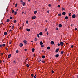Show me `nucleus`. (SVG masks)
Wrapping results in <instances>:
<instances>
[{
    "mask_svg": "<svg viewBox=\"0 0 78 78\" xmlns=\"http://www.w3.org/2000/svg\"><path fill=\"white\" fill-rule=\"evenodd\" d=\"M36 16H34L33 17H32V19H35V18H36Z\"/></svg>",
    "mask_w": 78,
    "mask_h": 78,
    "instance_id": "obj_12",
    "label": "nucleus"
},
{
    "mask_svg": "<svg viewBox=\"0 0 78 78\" xmlns=\"http://www.w3.org/2000/svg\"><path fill=\"white\" fill-rule=\"evenodd\" d=\"M30 29H28V28L26 29L27 31H28V32L30 31Z\"/></svg>",
    "mask_w": 78,
    "mask_h": 78,
    "instance_id": "obj_8",
    "label": "nucleus"
},
{
    "mask_svg": "<svg viewBox=\"0 0 78 78\" xmlns=\"http://www.w3.org/2000/svg\"><path fill=\"white\" fill-rule=\"evenodd\" d=\"M34 78H36V76H34Z\"/></svg>",
    "mask_w": 78,
    "mask_h": 78,
    "instance_id": "obj_57",
    "label": "nucleus"
},
{
    "mask_svg": "<svg viewBox=\"0 0 78 78\" xmlns=\"http://www.w3.org/2000/svg\"><path fill=\"white\" fill-rule=\"evenodd\" d=\"M72 18H75L76 17V15L75 14H73L72 16Z\"/></svg>",
    "mask_w": 78,
    "mask_h": 78,
    "instance_id": "obj_1",
    "label": "nucleus"
},
{
    "mask_svg": "<svg viewBox=\"0 0 78 78\" xmlns=\"http://www.w3.org/2000/svg\"><path fill=\"white\" fill-rule=\"evenodd\" d=\"M24 50H25V51H27V49H24Z\"/></svg>",
    "mask_w": 78,
    "mask_h": 78,
    "instance_id": "obj_55",
    "label": "nucleus"
},
{
    "mask_svg": "<svg viewBox=\"0 0 78 78\" xmlns=\"http://www.w3.org/2000/svg\"><path fill=\"white\" fill-rule=\"evenodd\" d=\"M48 6H49V7H51V4H49Z\"/></svg>",
    "mask_w": 78,
    "mask_h": 78,
    "instance_id": "obj_37",
    "label": "nucleus"
},
{
    "mask_svg": "<svg viewBox=\"0 0 78 78\" xmlns=\"http://www.w3.org/2000/svg\"><path fill=\"white\" fill-rule=\"evenodd\" d=\"M35 41H37V38H35L34 39Z\"/></svg>",
    "mask_w": 78,
    "mask_h": 78,
    "instance_id": "obj_21",
    "label": "nucleus"
},
{
    "mask_svg": "<svg viewBox=\"0 0 78 78\" xmlns=\"http://www.w3.org/2000/svg\"><path fill=\"white\" fill-rule=\"evenodd\" d=\"M14 12V11L13 10H12V13H13V12Z\"/></svg>",
    "mask_w": 78,
    "mask_h": 78,
    "instance_id": "obj_47",
    "label": "nucleus"
},
{
    "mask_svg": "<svg viewBox=\"0 0 78 78\" xmlns=\"http://www.w3.org/2000/svg\"><path fill=\"white\" fill-rule=\"evenodd\" d=\"M58 16H61V13H59V14H58Z\"/></svg>",
    "mask_w": 78,
    "mask_h": 78,
    "instance_id": "obj_32",
    "label": "nucleus"
},
{
    "mask_svg": "<svg viewBox=\"0 0 78 78\" xmlns=\"http://www.w3.org/2000/svg\"><path fill=\"white\" fill-rule=\"evenodd\" d=\"M47 49H48V50H50V47L49 46L47 47Z\"/></svg>",
    "mask_w": 78,
    "mask_h": 78,
    "instance_id": "obj_18",
    "label": "nucleus"
},
{
    "mask_svg": "<svg viewBox=\"0 0 78 78\" xmlns=\"http://www.w3.org/2000/svg\"><path fill=\"white\" fill-rule=\"evenodd\" d=\"M64 10H65V9H64V8H62V11H64Z\"/></svg>",
    "mask_w": 78,
    "mask_h": 78,
    "instance_id": "obj_41",
    "label": "nucleus"
},
{
    "mask_svg": "<svg viewBox=\"0 0 78 78\" xmlns=\"http://www.w3.org/2000/svg\"><path fill=\"white\" fill-rule=\"evenodd\" d=\"M10 20H9V19H7V21H5V22H9Z\"/></svg>",
    "mask_w": 78,
    "mask_h": 78,
    "instance_id": "obj_17",
    "label": "nucleus"
},
{
    "mask_svg": "<svg viewBox=\"0 0 78 78\" xmlns=\"http://www.w3.org/2000/svg\"><path fill=\"white\" fill-rule=\"evenodd\" d=\"M34 50H35L34 48H32V52H34Z\"/></svg>",
    "mask_w": 78,
    "mask_h": 78,
    "instance_id": "obj_10",
    "label": "nucleus"
},
{
    "mask_svg": "<svg viewBox=\"0 0 78 78\" xmlns=\"http://www.w3.org/2000/svg\"><path fill=\"white\" fill-rule=\"evenodd\" d=\"M23 42L24 43H25V44H27V42L26 41V40H24V41H23Z\"/></svg>",
    "mask_w": 78,
    "mask_h": 78,
    "instance_id": "obj_14",
    "label": "nucleus"
},
{
    "mask_svg": "<svg viewBox=\"0 0 78 78\" xmlns=\"http://www.w3.org/2000/svg\"><path fill=\"white\" fill-rule=\"evenodd\" d=\"M41 47L43 48V47H44V45H41Z\"/></svg>",
    "mask_w": 78,
    "mask_h": 78,
    "instance_id": "obj_25",
    "label": "nucleus"
},
{
    "mask_svg": "<svg viewBox=\"0 0 78 78\" xmlns=\"http://www.w3.org/2000/svg\"><path fill=\"white\" fill-rule=\"evenodd\" d=\"M56 58H58L59 57V54H57L55 56Z\"/></svg>",
    "mask_w": 78,
    "mask_h": 78,
    "instance_id": "obj_13",
    "label": "nucleus"
},
{
    "mask_svg": "<svg viewBox=\"0 0 78 78\" xmlns=\"http://www.w3.org/2000/svg\"><path fill=\"white\" fill-rule=\"evenodd\" d=\"M12 30H9V32H11V31Z\"/></svg>",
    "mask_w": 78,
    "mask_h": 78,
    "instance_id": "obj_61",
    "label": "nucleus"
},
{
    "mask_svg": "<svg viewBox=\"0 0 78 78\" xmlns=\"http://www.w3.org/2000/svg\"><path fill=\"white\" fill-rule=\"evenodd\" d=\"M5 45H6L5 44H2L3 47H5Z\"/></svg>",
    "mask_w": 78,
    "mask_h": 78,
    "instance_id": "obj_28",
    "label": "nucleus"
},
{
    "mask_svg": "<svg viewBox=\"0 0 78 78\" xmlns=\"http://www.w3.org/2000/svg\"><path fill=\"white\" fill-rule=\"evenodd\" d=\"M60 44L59 43H58L57 44L58 46V47H59V46H60Z\"/></svg>",
    "mask_w": 78,
    "mask_h": 78,
    "instance_id": "obj_31",
    "label": "nucleus"
},
{
    "mask_svg": "<svg viewBox=\"0 0 78 78\" xmlns=\"http://www.w3.org/2000/svg\"><path fill=\"white\" fill-rule=\"evenodd\" d=\"M2 47V44H1L0 45V47Z\"/></svg>",
    "mask_w": 78,
    "mask_h": 78,
    "instance_id": "obj_54",
    "label": "nucleus"
},
{
    "mask_svg": "<svg viewBox=\"0 0 78 78\" xmlns=\"http://www.w3.org/2000/svg\"><path fill=\"white\" fill-rule=\"evenodd\" d=\"M75 30H77V28H75Z\"/></svg>",
    "mask_w": 78,
    "mask_h": 78,
    "instance_id": "obj_53",
    "label": "nucleus"
},
{
    "mask_svg": "<svg viewBox=\"0 0 78 78\" xmlns=\"http://www.w3.org/2000/svg\"><path fill=\"white\" fill-rule=\"evenodd\" d=\"M45 31L46 32L47 31V28L45 29Z\"/></svg>",
    "mask_w": 78,
    "mask_h": 78,
    "instance_id": "obj_40",
    "label": "nucleus"
},
{
    "mask_svg": "<svg viewBox=\"0 0 78 78\" xmlns=\"http://www.w3.org/2000/svg\"><path fill=\"white\" fill-rule=\"evenodd\" d=\"M42 63H45V61H42Z\"/></svg>",
    "mask_w": 78,
    "mask_h": 78,
    "instance_id": "obj_43",
    "label": "nucleus"
},
{
    "mask_svg": "<svg viewBox=\"0 0 78 78\" xmlns=\"http://www.w3.org/2000/svg\"><path fill=\"white\" fill-rule=\"evenodd\" d=\"M60 44L61 46H63V45H64V43L63 42H61L60 43Z\"/></svg>",
    "mask_w": 78,
    "mask_h": 78,
    "instance_id": "obj_2",
    "label": "nucleus"
},
{
    "mask_svg": "<svg viewBox=\"0 0 78 78\" xmlns=\"http://www.w3.org/2000/svg\"><path fill=\"white\" fill-rule=\"evenodd\" d=\"M16 53H19V51L18 50H16Z\"/></svg>",
    "mask_w": 78,
    "mask_h": 78,
    "instance_id": "obj_45",
    "label": "nucleus"
},
{
    "mask_svg": "<svg viewBox=\"0 0 78 78\" xmlns=\"http://www.w3.org/2000/svg\"><path fill=\"white\" fill-rule=\"evenodd\" d=\"M26 23H28V20L26 21Z\"/></svg>",
    "mask_w": 78,
    "mask_h": 78,
    "instance_id": "obj_36",
    "label": "nucleus"
},
{
    "mask_svg": "<svg viewBox=\"0 0 78 78\" xmlns=\"http://www.w3.org/2000/svg\"><path fill=\"white\" fill-rule=\"evenodd\" d=\"M11 41H10L9 42V44H11Z\"/></svg>",
    "mask_w": 78,
    "mask_h": 78,
    "instance_id": "obj_35",
    "label": "nucleus"
},
{
    "mask_svg": "<svg viewBox=\"0 0 78 78\" xmlns=\"http://www.w3.org/2000/svg\"><path fill=\"white\" fill-rule=\"evenodd\" d=\"M28 2H30V0H28Z\"/></svg>",
    "mask_w": 78,
    "mask_h": 78,
    "instance_id": "obj_64",
    "label": "nucleus"
},
{
    "mask_svg": "<svg viewBox=\"0 0 78 78\" xmlns=\"http://www.w3.org/2000/svg\"><path fill=\"white\" fill-rule=\"evenodd\" d=\"M51 73H54V71L52 70V71H51Z\"/></svg>",
    "mask_w": 78,
    "mask_h": 78,
    "instance_id": "obj_46",
    "label": "nucleus"
},
{
    "mask_svg": "<svg viewBox=\"0 0 78 78\" xmlns=\"http://www.w3.org/2000/svg\"><path fill=\"white\" fill-rule=\"evenodd\" d=\"M13 63L14 64H16V61H13Z\"/></svg>",
    "mask_w": 78,
    "mask_h": 78,
    "instance_id": "obj_49",
    "label": "nucleus"
},
{
    "mask_svg": "<svg viewBox=\"0 0 78 78\" xmlns=\"http://www.w3.org/2000/svg\"><path fill=\"white\" fill-rule=\"evenodd\" d=\"M7 32H4V35H7Z\"/></svg>",
    "mask_w": 78,
    "mask_h": 78,
    "instance_id": "obj_15",
    "label": "nucleus"
},
{
    "mask_svg": "<svg viewBox=\"0 0 78 78\" xmlns=\"http://www.w3.org/2000/svg\"><path fill=\"white\" fill-rule=\"evenodd\" d=\"M15 7H17V3H16L15 4Z\"/></svg>",
    "mask_w": 78,
    "mask_h": 78,
    "instance_id": "obj_27",
    "label": "nucleus"
},
{
    "mask_svg": "<svg viewBox=\"0 0 78 78\" xmlns=\"http://www.w3.org/2000/svg\"><path fill=\"white\" fill-rule=\"evenodd\" d=\"M45 56H44V55H43L42 56V58H43V59H44V58H45Z\"/></svg>",
    "mask_w": 78,
    "mask_h": 78,
    "instance_id": "obj_22",
    "label": "nucleus"
},
{
    "mask_svg": "<svg viewBox=\"0 0 78 78\" xmlns=\"http://www.w3.org/2000/svg\"><path fill=\"white\" fill-rule=\"evenodd\" d=\"M1 54L2 56H3V53H1Z\"/></svg>",
    "mask_w": 78,
    "mask_h": 78,
    "instance_id": "obj_52",
    "label": "nucleus"
},
{
    "mask_svg": "<svg viewBox=\"0 0 78 78\" xmlns=\"http://www.w3.org/2000/svg\"><path fill=\"white\" fill-rule=\"evenodd\" d=\"M20 2H21V3H23V0H22L20 1Z\"/></svg>",
    "mask_w": 78,
    "mask_h": 78,
    "instance_id": "obj_44",
    "label": "nucleus"
},
{
    "mask_svg": "<svg viewBox=\"0 0 78 78\" xmlns=\"http://www.w3.org/2000/svg\"><path fill=\"white\" fill-rule=\"evenodd\" d=\"M37 13V11L36 10L34 12V14H36Z\"/></svg>",
    "mask_w": 78,
    "mask_h": 78,
    "instance_id": "obj_26",
    "label": "nucleus"
},
{
    "mask_svg": "<svg viewBox=\"0 0 78 78\" xmlns=\"http://www.w3.org/2000/svg\"><path fill=\"white\" fill-rule=\"evenodd\" d=\"M15 15H16L17 14V12H15Z\"/></svg>",
    "mask_w": 78,
    "mask_h": 78,
    "instance_id": "obj_42",
    "label": "nucleus"
},
{
    "mask_svg": "<svg viewBox=\"0 0 78 78\" xmlns=\"http://www.w3.org/2000/svg\"><path fill=\"white\" fill-rule=\"evenodd\" d=\"M31 76H32L33 77V76H34V75L33 74H31Z\"/></svg>",
    "mask_w": 78,
    "mask_h": 78,
    "instance_id": "obj_30",
    "label": "nucleus"
},
{
    "mask_svg": "<svg viewBox=\"0 0 78 78\" xmlns=\"http://www.w3.org/2000/svg\"><path fill=\"white\" fill-rule=\"evenodd\" d=\"M14 28V26H13L12 27V29H13Z\"/></svg>",
    "mask_w": 78,
    "mask_h": 78,
    "instance_id": "obj_48",
    "label": "nucleus"
},
{
    "mask_svg": "<svg viewBox=\"0 0 78 78\" xmlns=\"http://www.w3.org/2000/svg\"><path fill=\"white\" fill-rule=\"evenodd\" d=\"M12 17L10 16V19H12Z\"/></svg>",
    "mask_w": 78,
    "mask_h": 78,
    "instance_id": "obj_50",
    "label": "nucleus"
},
{
    "mask_svg": "<svg viewBox=\"0 0 78 78\" xmlns=\"http://www.w3.org/2000/svg\"><path fill=\"white\" fill-rule=\"evenodd\" d=\"M41 59H40L39 60H38V61L39 62L41 61Z\"/></svg>",
    "mask_w": 78,
    "mask_h": 78,
    "instance_id": "obj_29",
    "label": "nucleus"
},
{
    "mask_svg": "<svg viewBox=\"0 0 78 78\" xmlns=\"http://www.w3.org/2000/svg\"><path fill=\"white\" fill-rule=\"evenodd\" d=\"M47 35H48V32L47 33Z\"/></svg>",
    "mask_w": 78,
    "mask_h": 78,
    "instance_id": "obj_56",
    "label": "nucleus"
},
{
    "mask_svg": "<svg viewBox=\"0 0 78 78\" xmlns=\"http://www.w3.org/2000/svg\"><path fill=\"white\" fill-rule=\"evenodd\" d=\"M8 50V49H7V48H6V50Z\"/></svg>",
    "mask_w": 78,
    "mask_h": 78,
    "instance_id": "obj_59",
    "label": "nucleus"
},
{
    "mask_svg": "<svg viewBox=\"0 0 78 78\" xmlns=\"http://www.w3.org/2000/svg\"><path fill=\"white\" fill-rule=\"evenodd\" d=\"M48 22V21L47 20H45V22Z\"/></svg>",
    "mask_w": 78,
    "mask_h": 78,
    "instance_id": "obj_60",
    "label": "nucleus"
},
{
    "mask_svg": "<svg viewBox=\"0 0 78 78\" xmlns=\"http://www.w3.org/2000/svg\"><path fill=\"white\" fill-rule=\"evenodd\" d=\"M60 6H60V5H58L57 7H58V8H60Z\"/></svg>",
    "mask_w": 78,
    "mask_h": 78,
    "instance_id": "obj_38",
    "label": "nucleus"
},
{
    "mask_svg": "<svg viewBox=\"0 0 78 78\" xmlns=\"http://www.w3.org/2000/svg\"><path fill=\"white\" fill-rule=\"evenodd\" d=\"M39 35L40 36H42V32H40L39 33Z\"/></svg>",
    "mask_w": 78,
    "mask_h": 78,
    "instance_id": "obj_16",
    "label": "nucleus"
},
{
    "mask_svg": "<svg viewBox=\"0 0 78 78\" xmlns=\"http://www.w3.org/2000/svg\"><path fill=\"white\" fill-rule=\"evenodd\" d=\"M62 25L61 24L58 25V27L59 28H61V27H62Z\"/></svg>",
    "mask_w": 78,
    "mask_h": 78,
    "instance_id": "obj_4",
    "label": "nucleus"
},
{
    "mask_svg": "<svg viewBox=\"0 0 78 78\" xmlns=\"http://www.w3.org/2000/svg\"><path fill=\"white\" fill-rule=\"evenodd\" d=\"M11 56V54H10L8 55V58H10Z\"/></svg>",
    "mask_w": 78,
    "mask_h": 78,
    "instance_id": "obj_6",
    "label": "nucleus"
},
{
    "mask_svg": "<svg viewBox=\"0 0 78 78\" xmlns=\"http://www.w3.org/2000/svg\"><path fill=\"white\" fill-rule=\"evenodd\" d=\"M73 46H74L73 45H71V48H73Z\"/></svg>",
    "mask_w": 78,
    "mask_h": 78,
    "instance_id": "obj_33",
    "label": "nucleus"
},
{
    "mask_svg": "<svg viewBox=\"0 0 78 78\" xmlns=\"http://www.w3.org/2000/svg\"><path fill=\"white\" fill-rule=\"evenodd\" d=\"M27 67H30V65H28V64H27Z\"/></svg>",
    "mask_w": 78,
    "mask_h": 78,
    "instance_id": "obj_23",
    "label": "nucleus"
},
{
    "mask_svg": "<svg viewBox=\"0 0 78 78\" xmlns=\"http://www.w3.org/2000/svg\"><path fill=\"white\" fill-rule=\"evenodd\" d=\"M66 12H64L62 13V15H66Z\"/></svg>",
    "mask_w": 78,
    "mask_h": 78,
    "instance_id": "obj_9",
    "label": "nucleus"
},
{
    "mask_svg": "<svg viewBox=\"0 0 78 78\" xmlns=\"http://www.w3.org/2000/svg\"><path fill=\"white\" fill-rule=\"evenodd\" d=\"M59 49L58 48H57L56 50H55V52L56 53H58V51H59Z\"/></svg>",
    "mask_w": 78,
    "mask_h": 78,
    "instance_id": "obj_3",
    "label": "nucleus"
},
{
    "mask_svg": "<svg viewBox=\"0 0 78 78\" xmlns=\"http://www.w3.org/2000/svg\"><path fill=\"white\" fill-rule=\"evenodd\" d=\"M60 53H61V54H62H62H63V53H64V52H63V51H61V52Z\"/></svg>",
    "mask_w": 78,
    "mask_h": 78,
    "instance_id": "obj_24",
    "label": "nucleus"
},
{
    "mask_svg": "<svg viewBox=\"0 0 78 78\" xmlns=\"http://www.w3.org/2000/svg\"><path fill=\"white\" fill-rule=\"evenodd\" d=\"M51 45H53V44H54V41H51Z\"/></svg>",
    "mask_w": 78,
    "mask_h": 78,
    "instance_id": "obj_7",
    "label": "nucleus"
},
{
    "mask_svg": "<svg viewBox=\"0 0 78 78\" xmlns=\"http://www.w3.org/2000/svg\"><path fill=\"white\" fill-rule=\"evenodd\" d=\"M71 16V13H69V16Z\"/></svg>",
    "mask_w": 78,
    "mask_h": 78,
    "instance_id": "obj_51",
    "label": "nucleus"
},
{
    "mask_svg": "<svg viewBox=\"0 0 78 78\" xmlns=\"http://www.w3.org/2000/svg\"><path fill=\"white\" fill-rule=\"evenodd\" d=\"M23 44L22 43H20V47H22V46H23Z\"/></svg>",
    "mask_w": 78,
    "mask_h": 78,
    "instance_id": "obj_5",
    "label": "nucleus"
},
{
    "mask_svg": "<svg viewBox=\"0 0 78 78\" xmlns=\"http://www.w3.org/2000/svg\"><path fill=\"white\" fill-rule=\"evenodd\" d=\"M47 12L48 13H49V11H48Z\"/></svg>",
    "mask_w": 78,
    "mask_h": 78,
    "instance_id": "obj_62",
    "label": "nucleus"
},
{
    "mask_svg": "<svg viewBox=\"0 0 78 78\" xmlns=\"http://www.w3.org/2000/svg\"><path fill=\"white\" fill-rule=\"evenodd\" d=\"M68 18H69V17L66 16L65 17V19L66 20H67V19H68Z\"/></svg>",
    "mask_w": 78,
    "mask_h": 78,
    "instance_id": "obj_19",
    "label": "nucleus"
},
{
    "mask_svg": "<svg viewBox=\"0 0 78 78\" xmlns=\"http://www.w3.org/2000/svg\"><path fill=\"white\" fill-rule=\"evenodd\" d=\"M25 5H26V4H25V3L24 2H23V6H25Z\"/></svg>",
    "mask_w": 78,
    "mask_h": 78,
    "instance_id": "obj_20",
    "label": "nucleus"
},
{
    "mask_svg": "<svg viewBox=\"0 0 78 78\" xmlns=\"http://www.w3.org/2000/svg\"><path fill=\"white\" fill-rule=\"evenodd\" d=\"M59 30V29L58 28H56V30Z\"/></svg>",
    "mask_w": 78,
    "mask_h": 78,
    "instance_id": "obj_58",
    "label": "nucleus"
},
{
    "mask_svg": "<svg viewBox=\"0 0 78 78\" xmlns=\"http://www.w3.org/2000/svg\"><path fill=\"white\" fill-rule=\"evenodd\" d=\"M42 44H43V42H42V41H41L40 43V45H42Z\"/></svg>",
    "mask_w": 78,
    "mask_h": 78,
    "instance_id": "obj_11",
    "label": "nucleus"
},
{
    "mask_svg": "<svg viewBox=\"0 0 78 78\" xmlns=\"http://www.w3.org/2000/svg\"><path fill=\"white\" fill-rule=\"evenodd\" d=\"M37 37H39V34H37Z\"/></svg>",
    "mask_w": 78,
    "mask_h": 78,
    "instance_id": "obj_39",
    "label": "nucleus"
},
{
    "mask_svg": "<svg viewBox=\"0 0 78 78\" xmlns=\"http://www.w3.org/2000/svg\"><path fill=\"white\" fill-rule=\"evenodd\" d=\"M14 23H16L17 22V21L16 20H15L14 21Z\"/></svg>",
    "mask_w": 78,
    "mask_h": 78,
    "instance_id": "obj_34",
    "label": "nucleus"
},
{
    "mask_svg": "<svg viewBox=\"0 0 78 78\" xmlns=\"http://www.w3.org/2000/svg\"><path fill=\"white\" fill-rule=\"evenodd\" d=\"M67 56H69V54H67Z\"/></svg>",
    "mask_w": 78,
    "mask_h": 78,
    "instance_id": "obj_63",
    "label": "nucleus"
}]
</instances>
